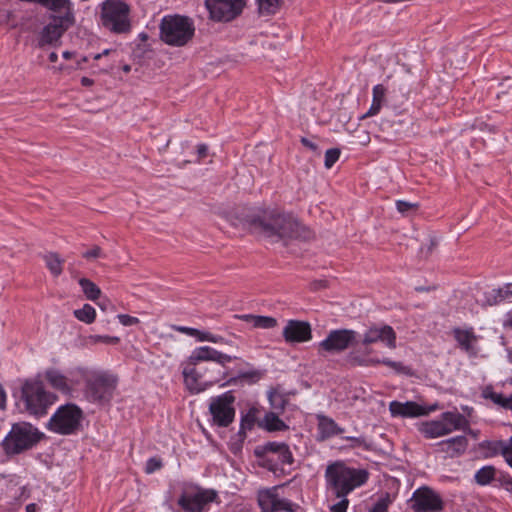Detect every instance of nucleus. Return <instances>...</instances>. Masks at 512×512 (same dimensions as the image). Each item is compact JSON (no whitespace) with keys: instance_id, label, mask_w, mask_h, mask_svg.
<instances>
[{"instance_id":"nucleus-49","label":"nucleus","mask_w":512,"mask_h":512,"mask_svg":"<svg viewBox=\"0 0 512 512\" xmlns=\"http://www.w3.org/2000/svg\"><path fill=\"white\" fill-rule=\"evenodd\" d=\"M348 441H351V447H363L366 450H369L371 448V445L365 440L364 437H346L345 438Z\"/></svg>"},{"instance_id":"nucleus-39","label":"nucleus","mask_w":512,"mask_h":512,"mask_svg":"<svg viewBox=\"0 0 512 512\" xmlns=\"http://www.w3.org/2000/svg\"><path fill=\"white\" fill-rule=\"evenodd\" d=\"M382 364L390 367L396 373L411 375V369L408 366H405L402 362L392 361L390 359H382Z\"/></svg>"},{"instance_id":"nucleus-63","label":"nucleus","mask_w":512,"mask_h":512,"mask_svg":"<svg viewBox=\"0 0 512 512\" xmlns=\"http://www.w3.org/2000/svg\"><path fill=\"white\" fill-rule=\"evenodd\" d=\"M500 393L494 392L491 388H486L483 392V396L494 402L495 397H498Z\"/></svg>"},{"instance_id":"nucleus-19","label":"nucleus","mask_w":512,"mask_h":512,"mask_svg":"<svg viewBox=\"0 0 512 512\" xmlns=\"http://www.w3.org/2000/svg\"><path fill=\"white\" fill-rule=\"evenodd\" d=\"M363 345H371L376 342L384 343L388 348H396V333L393 328L389 325H383L381 327L373 326L370 327L363 335Z\"/></svg>"},{"instance_id":"nucleus-54","label":"nucleus","mask_w":512,"mask_h":512,"mask_svg":"<svg viewBox=\"0 0 512 512\" xmlns=\"http://www.w3.org/2000/svg\"><path fill=\"white\" fill-rule=\"evenodd\" d=\"M499 441H494V442H491V441H484L483 443H481V447L482 448H488L491 450V456L493 455H496L498 453H500L502 455V448L498 447L496 444H498Z\"/></svg>"},{"instance_id":"nucleus-55","label":"nucleus","mask_w":512,"mask_h":512,"mask_svg":"<svg viewBox=\"0 0 512 512\" xmlns=\"http://www.w3.org/2000/svg\"><path fill=\"white\" fill-rule=\"evenodd\" d=\"M202 372L206 377H219L220 378V376H225V372H223L221 370H217V373L215 375V373H214L215 371L212 367L202 368Z\"/></svg>"},{"instance_id":"nucleus-45","label":"nucleus","mask_w":512,"mask_h":512,"mask_svg":"<svg viewBox=\"0 0 512 512\" xmlns=\"http://www.w3.org/2000/svg\"><path fill=\"white\" fill-rule=\"evenodd\" d=\"M347 362L352 366H368V359L351 352L347 356Z\"/></svg>"},{"instance_id":"nucleus-1","label":"nucleus","mask_w":512,"mask_h":512,"mask_svg":"<svg viewBox=\"0 0 512 512\" xmlns=\"http://www.w3.org/2000/svg\"><path fill=\"white\" fill-rule=\"evenodd\" d=\"M249 228L256 234L272 242L308 240L312 234L292 214L278 209H266L252 215L247 220Z\"/></svg>"},{"instance_id":"nucleus-29","label":"nucleus","mask_w":512,"mask_h":512,"mask_svg":"<svg viewBox=\"0 0 512 512\" xmlns=\"http://www.w3.org/2000/svg\"><path fill=\"white\" fill-rule=\"evenodd\" d=\"M441 420L444 426L450 429V433L468 425L466 418L460 413L445 412L442 414Z\"/></svg>"},{"instance_id":"nucleus-53","label":"nucleus","mask_w":512,"mask_h":512,"mask_svg":"<svg viewBox=\"0 0 512 512\" xmlns=\"http://www.w3.org/2000/svg\"><path fill=\"white\" fill-rule=\"evenodd\" d=\"M341 498L342 499L338 503L330 507L331 512H346L349 505V500L346 497Z\"/></svg>"},{"instance_id":"nucleus-51","label":"nucleus","mask_w":512,"mask_h":512,"mask_svg":"<svg viewBox=\"0 0 512 512\" xmlns=\"http://www.w3.org/2000/svg\"><path fill=\"white\" fill-rule=\"evenodd\" d=\"M494 403L505 409L512 410V395L505 397L503 394H499L498 397H495Z\"/></svg>"},{"instance_id":"nucleus-12","label":"nucleus","mask_w":512,"mask_h":512,"mask_svg":"<svg viewBox=\"0 0 512 512\" xmlns=\"http://www.w3.org/2000/svg\"><path fill=\"white\" fill-rule=\"evenodd\" d=\"M245 5V0H205L210 18L219 22L235 19L242 13Z\"/></svg>"},{"instance_id":"nucleus-47","label":"nucleus","mask_w":512,"mask_h":512,"mask_svg":"<svg viewBox=\"0 0 512 512\" xmlns=\"http://www.w3.org/2000/svg\"><path fill=\"white\" fill-rule=\"evenodd\" d=\"M396 208L401 214H405L410 210H417L418 204L407 202L404 200H398L396 201Z\"/></svg>"},{"instance_id":"nucleus-61","label":"nucleus","mask_w":512,"mask_h":512,"mask_svg":"<svg viewBox=\"0 0 512 512\" xmlns=\"http://www.w3.org/2000/svg\"><path fill=\"white\" fill-rule=\"evenodd\" d=\"M502 456L506 463L512 468V451L508 450V448L504 446V448H502Z\"/></svg>"},{"instance_id":"nucleus-4","label":"nucleus","mask_w":512,"mask_h":512,"mask_svg":"<svg viewBox=\"0 0 512 512\" xmlns=\"http://www.w3.org/2000/svg\"><path fill=\"white\" fill-rule=\"evenodd\" d=\"M41 439L37 428L27 422L15 423L2 441L6 454L15 455L32 448Z\"/></svg>"},{"instance_id":"nucleus-60","label":"nucleus","mask_w":512,"mask_h":512,"mask_svg":"<svg viewBox=\"0 0 512 512\" xmlns=\"http://www.w3.org/2000/svg\"><path fill=\"white\" fill-rule=\"evenodd\" d=\"M211 334L212 333L207 332V331H200V330H198V333L194 334L193 337H196L198 341H208V342H210Z\"/></svg>"},{"instance_id":"nucleus-56","label":"nucleus","mask_w":512,"mask_h":512,"mask_svg":"<svg viewBox=\"0 0 512 512\" xmlns=\"http://www.w3.org/2000/svg\"><path fill=\"white\" fill-rule=\"evenodd\" d=\"M438 242L435 238H431L429 240V244L427 245V247H422L421 248V251L422 253H425L426 256L430 255L433 250L435 249V247L437 246Z\"/></svg>"},{"instance_id":"nucleus-13","label":"nucleus","mask_w":512,"mask_h":512,"mask_svg":"<svg viewBox=\"0 0 512 512\" xmlns=\"http://www.w3.org/2000/svg\"><path fill=\"white\" fill-rule=\"evenodd\" d=\"M197 365L198 364H191L189 360H187L183 368L185 385L191 393L196 394L205 391L208 387L221 380L219 377H206L202 372V368L197 367Z\"/></svg>"},{"instance_id":"nucleus-21","label":"nucleus","mask_w":512,"mask_h":512,"mask_svg":"<svg viewBox=\"0 0 512 512\" xmlns=\"http://www.w3.org/2000/svg\"><path fill=\"white\" fill-rule=\"evenodd\" d=\"M41 6L54 13L50 18H59L67 22L75 20L70 0H43Z\"/></svg>"},{"instance_id":"nucleus-33","label":"nucleus","mask_w":512,"mask_h":512,"mask_svg":"<svg viewBox=\"0 0 512 512\" xmlns=\"http://www.w3.org/2000/svg\"><path fill=\"white\" fill-rule=\"evenodd\" d=\"M284 0H257L258 12L262 16H270L276 14Z\"/></svg>"},{"instance_id":"nucleus-26","label":"nucleus","mask_w":512,"mask_h":512,"mask_svg":"<svg viewBox=\"0 0 512 512\" xmlns=\"http://www.w3.org/2000/svg\"><path fill=\"white\" fill-rule=\"evenodd\" d=\"M420 431L426 438H437L450 434V429L444 426L442 420L423 423Z\"/></svg>"},{"instance_id":"nucleus-9","label":"nucleus","mask_w":512,"mask_h":512,"mask_svg":"<svg viewBox=\"0 0 512 512\" xmlns=\"http://www.w3.org/2000/svg\"><path fill=\"white\" fill-rule=\"evenodd\" d=\"M216 498L217 493L212 489L190 486L183 490L177 503L184 512H203Z\"/></svg>"},{"instance_id":"nucleus-52","label":"nucleus","mask_w":512,"mask_h":512,"mask_svg":"<svg viewBox=\"0 0 512 512\" xmlns=\"http://www.w3.org/2000/svg\"><path fill=\"white\" fill-rule=\"evenodd\" d=\"M117 318L123 326H132L139 323V319L137 317H133L127 314H119L117 315Z\"/></svg>"},{"instance_id":"nucleus-18","label":"nucleus","mask_w":512,"mask_h":512,"mask_svg":"<svg viewBox=\"0 0 512 512\" xmlns=\"http://www.w3.org/2000/svg\"><path fill=\"white\" fill-rule=\"evenodd\" d=\"M237 358V356L222 353L210 346H201L193 350L188 360L191 364H199L203 361H212L222 367H225L227 363H230Z\"/></svg>"},{"instance_id":"nucleus-10","label":"nucleus","mask_w":512,"mask_h":512,"mask_svg":"<svg viewBox=\"0 0 512 512\" xmlns=\"http://www.w3.org/2000/svg\"><path fill=\"white\" fill-rule=\"evenodd\" d=\"M357 333L351 329H336L328 333L327 337L318 344L320 355L337 354L345 351L356 343Z\"/></svg>"},{"instance_id":"nucleus-58","label":"nucleus","mask_w":512,"mask_h":512,"mask_svg":"<svg viewBox=\"0 0 512 512\" xmlns=\"http://www.w3.org/2000/svg\"><path fill=\"white\" fill-rule=\"evenodd\" d=\"M500 481L505 490L512 493V478L509 475H503Z\"/></svg>"},{"instance_id":"nucleus-28","label":"nucleus","mask_w":512,"mask_h":512,"mask_svg":"<svg viewBox=\"0 0 512 512\" xmlns=\"http://www.w3.org/2000/svg\"><path fill=\"white\" fill-rule=\"evenodd\" d=\"M512 297V283H508L505 286L493 289L486 295V302L489 305H497Z\"/></svg>"},{"instance_id":"nucleus-57","label":"nucleus","mask_w":512,"mask_h":512,"mask_svg":"<svg viewBox=\"0 0 512 512\" xmlns=\"http://www.w3.org/2000/svg\"><path fill=\"white\" fill-rule=\"evenodd\" d=\"M174 329L180 333H183V334H186L189 336H193L194 334L198 333V329L186 327V326H176V327H174Z\"/></svg>"},{"instance_id":"nucleus-24","label":"nucleus","mask_w":512,"mask_h":512,"mask_svg":"<svg viewBox=\"0 0 512 512\" xmlns=\"http://www.w3.org/2000/svg\"><path fill=\"white\" fill-rule=\"evenodd\" d=\"M467 445L468 441L465 436L452 437L438 443L441 451L450 454L451 457L462 454L466 450Z\"/></svg>"},{"instance_id":"nucleus-43","label":"nucleus","mask_w":512,"mask_h":512,"mask_svg":"<svg viewBox=\"0 0 512 512\" xmlns=\"http://www.w3.org/2000/svg\"><path fill=\"white\" fill-rule=\"evenodd\" d=\"M270 460H277L278 462H280L281 464H292L293 462V456H292V453L289 449V446L286 444L283 449H282V452L277 454V458L274 459V458H271Z\"/></svg>"},{"instance_id":"nucleus-2","label":"nucleus","mask_w":512,"mask_h":512,"mask_svg":"<svg viewBox=\"0 0 512 512\" xmlns=\"http://www.w3.org/2000/svg\"><path fill=\"white\" fill-rule=\"evenodd\" d=\"M325 476L335 496L346 497L355 488L366 483L369 473L365 469L350 468L342 462H335L327 466Z\"/></svg>"},{"instance_id":"nucleus-25","label":"nucleus","mask_w":512,"mask_h":512,"mask_svg":"<svg viewBox=\"0 0 512 512\" xmlns=\"http://www.w3.org/2000/svg\"><path fill=\"white\" fill-rule=\"evenodd\" d=\"M234 318L241 319L252 324L254 328L271 329L277 326V319L271 316L244 314L234 315Z\"/></svg>"},{"instance_id":"nucleus-46","label":"nucleus","mask_w":512,"mask_h":512,"mask_svg":"<svg viewBox=\"0 0 512 512\" xmlns=\"http://www.w3.org/2000/svg\"><path fill=\"white\" fill-rule=\"evenodd\" d=\"M162 461L160 458L152 457L149 458L146 462L145 466V472L147 474L154 473L155 471L159 470L162 467Z\"/></svg>"},{"instance_id":"nucleus-50","label":"nucleus","mask_w":512,"mask_h":512,"mask_svg":"<svg viewBox=\"0 0 512 512\" xmlns=\"http://www.w3.org/2000/svg\"><path fill=\"white\" fill-rule=\"evenodd\" d=\"M82 256L85 259L90 260V259L101 258V257H104L105 255L99 246H93L90 250H87L86 252H84Z\"/></svg>"},{"instance_id":"nucleus-6","label":"nucleus","mask_w":512,"mask_h":512,"mask_svg":"<svg viewBox=\"0 0 512 512\" xmlns=\"http://www.w3.org/2000/svg\"><path fill=\"white\" fill-rule=\"evenodd\" d=\"M83 411L75 404L60 406L48 422V429L60 435L77 432L81 426Z\"/></svg>"},{"instance_id":"nucleus-23","label":"nucleus","mask_w":512,"mask_h":512,"mask_svg":"<svg viewBox=\"0 0 512 512\" xmlns=\"http://www.w3.org/2000/svg\"><path fill=\"white\" fill-rule=\"evenodd\" d=\"M318 431L321 440L331 438L335 435L342 434L344 428H341L330 417L319 415L318 416Z\"/></svg>"},{"instance_id":"nucleus-15","label":"nucleus","mask_w":512,"mask_h":512,"mask_svg":"<svg viewBox=\"0 0 512 512\" xmlns=\"http://www.w3.org/2000/svg\"><path fill=\"white\" fill-rule=\"evenodd\" d=\"M411 502V507L416 512H438L443 509L440 496L427 487L416 490Z\"/></svg>"},{"instance_id":"nucleus-48","label":"nucleus","mask_w":512,"mask_h":512,"mask_svg":"<svg viewBox=\"0 0 512 512\" xmlns=\"http://www.w3.org/2000/svg\"><path fill=\"white\" fill-rule=\"evenodd\" d=\"M285 443L279 442H269L264 446V451L267 453H271L273 456H277V454L282 452Z\"/></svg>"},{"instance_id":"nucleus-31","label":"nucleus","mask_w":512,"mask_h":512,"mask_svg":"<svg viewBox=\"0 0 512 512\" xmlns=\"http://www.w3.org/2000/svg\"><path fill=\"white\" fill-rule=\"evenodd\" d=\"M385 95L386 88L382 84L374 86L372 104L368 112L364 115V117L376 115L380 111L382 104L384 103L385 100Z\"/></svg>"},{"instance_id":"nucleus-44","label":"nucleus","mask_w":512,"mask_h":512,"mask_svg":"<svg viewBox=\"0 0 512 512\" xmlns=\"http://www.w3.org/2000/svg\"><path fill=\"white\" fill-rule=\"evenodd\" d=\"M269 401L275 410L282 411L285 407V399L278 393H270L269 395Z\"/></svg>"},{"instance_id":"nucleus-17","label":"nucleus","mask_w":512,"mask_h":512,"mask_svg":"<svg viewBox=\"0 0 512 512\" xmlns=\"http://www.w3.org/2000/svg\"><path fill=\"white\" fill-rule=\"evenodd\" d=\"M282 336L286 343H303L312 339V328L309 322L288 320L283 328Z\"/></svg>"},{"instance_id":"nucleus-20","label":"nucleus","mask_w":512,"mask_h":512,"mask_svg":"<svg viewBox=\"0 0 512 512\" xmlns=\"http://www.w3.org/2000/svg\"><path fill=\"white\" fill-rule=\"evenodd\" d=\"M389 410L394 417L411 418L427 415L433 408L427 409L413 401H407L405 403L392 401L389 404Z\"/></svg>"},{"instance_id":"nucleus-7","label":"nucleus","mask_w":512,"mask_h":512,"mask_svg":"<svg viewBox=\"0 0 512 512\" xmlns=\"http://www.w3.org/2000/svg\"><path fill=\"white\" fill-rule=\"evenodd\" d=\"M22 399L26 410L32 415H44L53 404L55 396L45 391L42 382L28 380L22 387Z\"/></svg>"},{"instance_id":"nucleus-16","label":"nucleus","mask_w":512,"mask_h":512,"mask_svg":"<svg viewBox=\"0 0 512 512\" xmlns=\"http://www.w3.org/2000/svg\"><path fill=\"white\" fill-rule=\"evenodd\" d=\"M75 23V20L65 21L59 18H50V21L42 28L38 44L40 47L56 45L63 34Z\"/></svg>"},{"instance_id":"nucleus-32","label":"nucleus","mask_w":512,"mask_h":512,"mask_svg":"<svg viewBox=\"0 0 512 512\" xmlns=\"http://www.w3.org/2000/svg\"><path fill=\"white\" fill-rule=\"evenodd\" d=\"M256 410L250 409L246 415H244L241 419L240 429L237 434L238 441L242 443L246 438V431L251 430L256 422Z\"/></svg>"},{"instance_id":"nucleus-36","label":"nucleus","mask_w":512,"mask_h":512,"mask_svg":"<svg viewBox=\"0 0 512 512\" xmlns=\"http://www.w3.org/2000/svg\"><path fill=\"white\" fill-rule=\"evenodd\" d=\"M263 426L268 431H280L286 427L285 423L273 412L265 415L263 419Z\"/></svg>"},{"instance_id":"nucleus-30","label":"nucleus","mask_w":512,"mask_h":512,"mask_svg":"<svg viewBox=\"0 0 512 512\" xmlns=\"http://www.w3.org/2000/svg\"><path fill=\"white\" fill-rule=\"evenodd\" d=\"M46 267L54 277H58L63 272L64 260L56 252H48L43 255Z\"/></svg>"},{"instance_id":"nucleus-42","label":"nucleus","mask_w":512,"mask_h":512,"mask_svg":"<svg viewBox=\"0 0 512 512\" xmlns=\"http://www.w3.org/2000/svg\"><path fill=\"white\" fill-rule=\"evenodd\" d=\"M340 150L338 148L328 149L325 153V167L330 169L339 159Z\"/></svg>"},{"instance_id":"nucleus-3","label":"nucleus","mask_w":512,"mask_h":512,"mask_svg":"<svg viewBox=\"0 0 512 512\" xmlns=\"http://www.w3.org/2000/svg\"><path fill=\"white\" fill-rule=\"evenodd\" d=\"M194 33V22L187 16L167 15L161 20L160 38L167 45L182 47L193 38Z\"/></svg>"},{"instance_id":"nucleus-11","label":"nucleus","mask_w":512,"mask_h":512,"mask_svg":"<svg viewBox=\"0 0 512 512\" xmlns=\"http://www.w3.org/2000/svg\"><path fill=\"white\" fill-rule=\"evenodd\" d=\"M234 401L235 397L230 391L211 399L209 411L213 424L227 427L233 422L235 417Z\"/></svg>"},{"instance_id":"nucleus-27","label":"nucleus","mask_w":512,"mask_h":512,"mask_svg":"<svg viewBox=\"0 0 512 512\" xmlns=\"http://www.w3.org/2000/svg\"><path fill=\"white\" fill-rule=\"evenodd\" d=\"M454 338L460 345V347L468 353L474 352L473 344L476 342L477 338L472 330H462L460 328H456L453 331Z\"/></svg>"},{"instance_id":"nucleus-8","label":"nucleus","mask_w":512,"mask_h":512,"mask_svg":"<svg viewBox=\"0 0 512 512\" xmlns=\"http://www.w3.org/2000/svg\"><path fill=\"white\" fill-rule=\"evenodd\" d=\"M117 378L107 373H95L87 377L84 395L93 403L107 402L112 398Z\"/></svg>"},{"instance_id":"nucleus-37","label":"nucleus","mask_w":512,"mask_h":512,"mask_svg":"<svg viewBox=\"0 0 512 512\" xmlns=\"http://www.w3.org/2000/svg\"><path fill=\"white\" fill-rule=\"evenodd\" d=\"M74 316L79 321H82L86 324H91L95 320L96 311L91 305L85 304L81 309L74 311Z\"/></svg>"},{"instance_id":"nucleus-59","label":"nucleus","mask_w":512,"mask_h":512,"mask_svg":"<svg viewBox=\"0 0 512 512\" xmlns=\"http://www.w3.org/2000/svg\"><path fill=\"white\" fill-rule=\"evenodd\" d=\"M208 154V147L206 144H199L197 146V161H200L201 159L205 158Z\"/></svg>"},{"instance_id":"nucleus-35","label":"nucleus","mask_w":512,"mask_h":512,"mask_svg":"<svg viewBox=\"0 0 512 512\" xmlns=\"http://www.w3.org/2000/svg\"><path fill=\"white\" fill-rule=\"evenodd\" d=\"M496 469L494 466L488 465L484 466L481 469H479L475 473V481L479 485H488L491 483V481L495 478Z\"/></svg>"},{"instance_id":"nucleus-40","label":"nucleus","mask_w":512,"mask_h":512,"mask_svg":"<svg viewBox=\"0 0 512 512\" xmlns=\"http://www.w3.org/2000/svg\"><path fill=\"white\" fill-rule=\"evenodd\" d=\"M89 343L91 344H97V343H104V344H117L120 341V338L117 336H108V335H91L88 337Z\"/></svg>"},{"instance_id":"nucleus-34","label":"nucleus","mask_w":512,"mask_h":512,"mask_svg":"<svg viewBox=\"0 0 512 512\" xmlns=\"http://www.w3.org/2000/svg\"><path fill=\"white\" fill-rule=\"evenodd\" d=\"M79 285L87 299L91 301L97 300L101 295L100 288L88 278H81Z\"/></svg>"},{"instance_id":"nucleus-22","label":"nucleus","mask_w":512,"mask_h":512,"mask_svg":"<svg viewBox=\"0 0 512 512\" xmlns=\"http://www.w3.org/2000/svg\"><path fill=\"white\" fill-rule=\"evenodd\" d=\"M45 379L54 389L63 394H69L77 384L55 368L46 370Z\"/></svg>"},{"instance_id":"nucleus-41","label":"nucleus","mask_w":512,"mask_h":512,"mask_svg":"<svg viewBox=\"0 0 512 512\" xmlns=\"http://www.w3.org/2000/svg\"><path fill=\"white\" fill-rule=\"evenodd\" d=\"M391 499L388 494L384 497L379 498L369 512H388Z\"/></svg>"},{"instance_id":"nucleus-64","label":"nucleus","mask_w":512,"mask_h":512,"mask_svg":"<svg viewBox=\"0 0 512 512\" xmlns=\"http://www.w3.org/2000/svg\"><path fill=\"white\" fill-rule=\"evenodd\" d=\"M496 445L500 448H504V446H506V448H508V450L512 451V436L509 438L508 441L500 440L499 443Z\"/></svg>"},{"instance_id":"nucleus-38","label":"nucleus","mask_w":512,"mask_h":512,"mask_svg":"<svg viewBox=\"0 0 512 512\" xmlns=\"http://www.w3.org/2000/svg\"><path fill=\"white\" fill-rule=\"evenodd\" d=\"M261 377V373L259 371H248L239 374L237 377L230 378L227 382L223 383L222 386L236 384L239 380H247L251 383L256 382Z\"/></svg>"},{"instance_id":"nucleus-5","label":"nucleus","mask_w":512,"mask_h":512,"mask_svg":"<svg viewBox=\"0 0 512 512\" xmlns=\"http://www.w3.org/2000/svg\"><path fill=\"white\" fill-rule=\"evenodd\" d=\"M102 25L114 33H127L131 29L130 7L122 0H106L101 6Z\"/></svg>"},{"instance_id":"nucleus-14","label":"nucleus","mask_w":512,"mask_h":512,"mask_svg":"<svg viewBox=\"0 0 512 512\" xmlns=\"http://www.w3.org/2000/svg\"><path fill=\"white\" fill-rule=\"evenodd\" d=\"M277 487L260 491L258 503L263 512H296L299 506L287 499L280 498L277 494Z\"/></svg>"},{"instance_id":"nucleus-62","label":"nucleus","mask_w":512,"mask_h":512,"mask_svg":"<svg viewBox=\"0 0 512 512\" xmlns=\"http://www.w3.org/2000/svg\"><path fill=\"white\" fill-rule=\"evenodd\" d=\"M301 143L309 148L310 150L312 151H317L318 150V146L316 143L312 142L311 140H309L308 138H305V137H302L301 138Z\"/></svg>"}]
</instances>
